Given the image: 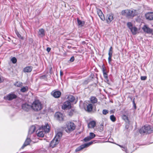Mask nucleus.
I'll list each match as a JSON object with an SVG mask.
<instances>
[{
	"mask_svg": "<svg viewBox=\"0 0 153 153\" xmlns=\"http://www.w3.org/2000/svg\"><path fill=\"white\" fill-rule=\"evenodd\" d=\"M108 110L106 109H104L102 111V114L104 115H106L107 114H108Z\"/></svg>",
	"mask_w": 153,
	"mask_h": 153,
	"instance_id": "obj_38",
	"label": "nucleus"
},
{
	"mask_svg": "<svg viewBox=\"0 0 153 153\" xmlns=\"http://www.w3.org/2000/svg\"><path fill=\"white\" fill-rule=\"evenodd\" d=\"M74 56H72L71 57V58H70V61L71 62H73L74 61Z\"/></svg>",
	"mask_w": 153,
	"mask_h": 153,
	"instance_id": "obj_45",
	"label": "nucleus"
},
{
	"mask_svg": "<svg viewBox=\"0 0 153 153\" xmlns=\"http://www.w3.org/2000/svg\"><path fill=\"white\" fill-rule=\"evenodd\" d=\"M77 22L78 23V25L79 27H82L85 24V22L84 21H82L78 18L77 19Z\"/></svg>",
	"mask_w": 153,
	"mask_h": 153,
	"instance_id": "obj_24",
	"label": "nucleus"
},
{
	"mask_svg": "<svg viewBox=\"0 0 153 153\" xmlns=\"http://www.w3.org/2000/svg\"><path fill=\"white\" fill-rule=\"evenodd\" d=\"M117 145H118V146H119L120 147L122 148H123V147H124V146H123L121 145H118V144H117Z\"/></svg>",
	"mask_w": 153,
	"mask_h": 153,
	"instance_id": "obj_48",
	"label": "nucleus"
},
{
	"mask_svg": "<svg viewBox=\"0 0 153 153\" xmlns=\"http://www.w3.org/2000/svg\"><path fill=\"white\" fill-rule=\"evenodd\" d=\"M114 15L111 13L108 14L106 16V21L107 23H110L114 19Z\"/></svg>",
	"mask_w": 153,
	"mask_h": 153,
	"instance_id": "obj_10",
	"label": "nucleus"
},
{
	"mask_svg": "<svg viewBox=\"0 0 153 153\" xmlns=\"http://www.w3.org/2000/svg\"><path fill=\"white\" fill-rule=\"evenodd\" d=\"M40 130H42L45 133L48 132L50 131V127L48 123H46L45 125H42L40 128Z\"/></svg>",
	"mask_w": 153,
	"mask_h": 153,
	"instance_id": "obj_9",
	"label": "nucleus"
},
{
	"mask_svg": "<svg viewBox=\"0 0 153 153\" xmlns=\"http://www.w3.org/2000/svg\"><path fill=\"white\" fill-rule=\"evenodd\" d=\"M38 35L39 36L41 37L45 36V31L44 29L42 28L39 30L38 32Z\"/></svg>",
	"mask_w": 153,
	"mask_h": 153,
	"instance_id": "obj_20",
	"label": "nucleus"
},
{
	"mask_svg": "<svg viewBox=\"0 0 153 153\" xmlns=\"http://www.w3.org/2000/svg\"><path fill=\"white\" fill-rule=\"evenodd\" d=\"M59 141L57 139L54 138L51 142L50 146L53 148H54L58 144Z\"/></svg>",
	"mask_w": 153,
	"mask_h": 153,
	"instance_id": "obj_12",
	"label": "nucleus"
},
{
	"mask_svg": "<svg viewBox=\"0 0 153 153\" xmlns=\"http://www.w3.org/2000/svg\"><path fill=\"white\" fill-rule=\"evenodd\" d=\"M36 130V127L34 126H31L29 129L28 131L29 135L30 134H31L34 132Z\"/></svg>",
	"mask_w": 153,
	"mask_h": 153,
	"instance_id": "obj_23",
	"label": "nucleus"
},
{
	"mask_svg": "<svg viewBox=\"0 0 153 153\" xmlns=\"http://www.w3.org/2000/svg\"><path fill=\"white\" fill-rule=\"evenodd\" d=\"M76 125L74 123L72 122H68L65 127V131L68 133H70L74 130L76 128Z\"/></svg>",
	"mask_w": 153,
	"mask_h": 153,
	"instance_id": "obj_3",
	"label": "nucleus"
},
{
	"mask_svg": "<svg viewBox=\"0 0 153 153\" xmlns=\"http://www.w3.org/2000/svg\"><path fill=\"white\" fill-rule=\"evenodd\" d=\"M85 148V146H84V144L81 145L78 147H77L75 150V151L76 152H78L79 151L83 149H84Z\"/></svg>",
	"mask_w": 153,
	"mask_h": 153,
	"instance_id": "obj_29",
	"label": "nucleus"
},
{
	"mask_svg": "<svg viewBox=\"0 0 153 153\" xmlns=\"http://www.w3.org/2000/svg\"><path fill=\"white\" fill-rule=\"evenodd\" d=\"M62 133L61 132H59L57 133L56 135L54 138L57 139V140H59H59L60 139V138L62 137Z\"/></svg>",
	"mask_w": 153,
	"mask_h": 153,
	"instance_id": "obj_26",
	"label": "nucleus"
},
{
	"mask_svg": "<svg viewBox=\"0 0 153 153\" xmlns=\"http://www.w3.org/2000/svg\"><path fill=\"white\" fill-rule=\"evenodd\" d=\"M22 108L25 111H28L31 108V105L27 103L23 104L22 105Z\"/></svg>",
	"mask_w": 153,
	"mask_h": 153,
	"instance_id": "obj_15",
	"label": "nucleus"
},
{
	"mask_svg": "<svg viewBox=\"0 0 153 153\" xmlns=\"http://www.w3.org/2000/svg\"><path fill=\"white\" fill-rule=\"evenodd\" d=\"M97 13L100 18L102 20H104L105 19L104 15L101 10L99 9H97Z\"/></svg>",
	"mask_w": 153,
	"mask_h": 153,
	"instance_id": "obj_17",
	"label": "nucleus"
},
{
	"mask_svg": "<svg viewBox=\"0 0 153 153\" xmlns=\"http://www.w3.org/2000/svg\"><path fill=\"white\" fill-rule=\"evenodd\" d=\"M17 96L13 93L9 94L7 96L4 97V99L5 100H11L17 97Z\"/></svg>",
	"mask_w": 153,
	"mask_h": 153,
	"instance_id": "obj_7",
	"label": "nucleus"
},
{
	"mask_svg": "<svg viewBox=\"0 0 153 153\" xmlns=\"http://www.w3.org/2000/svg\"><path fill=\"white\" fill-rule=\"evenodd\" d=\"M143 31L147 34H153V30L152 28H149L147 25H145L142 27Z\"/></svg>",
	"mask_w": 153,
	"mask_h": 153,
	"instance_id": "obj_5",
	"label": "nucleus"
},
{
	"mask_svg": "<svg viewBox=\"0 0 153 153\" xmlns=\"http://www.w3.org/2000/svg\"><path fill=\"white\" fill-rule=\"evenodd\" d=\"M71 47V46H68V48H69V49Z\"/></svg>",
	"mask_w": 153,
	"mask_h": 153,
	"instance_id": "obj_51",
	"label": "nucleus"
},
{
	"mask_svg": "<svg viewBox=\"0 0 153 153\" xmlns=\"http://www.w3.org/2000/svg\"><path fill=\"white\" fill-rule=\"evenodd\" d=\"M23 84L22 82H17L14 84V85L18 87H21L22 86Z\"/></svg>",
	"mask_w": 153,
	"mask_h": 153,
	"instance_id": "obj_32",
	"label": "nucleus"
},
{
	"mask_svg": "<svg viewBox=\"0 0 153 153\" xmlns=\"http://www.w3.org/2000/svg\"><path fill=\"white\" fill-rule=\"evenodd\" d=\"M110 119L113 122H114L116 120V118L113 115H111L110 116Z\"/></svg>",
	"mask_w": 153,
	"mask_h": 153,
	"instance_id": "obj_33",
	"label": "nucleus"
},
{
	"mask_svg": "<svg viewBox=\"0 0 153 153\" xmlns=\"http://www.w3.org/2000/svg\"><path fill=\"white\" fill-rule=\"evenodd\" d=\"M122 15H126L127 17H133L137 15L138 13L135 10H123L121 12Z\"/></svg>",
	"mask_w": 153,
	"mask_h": 153,
	"instance_id": "obj_2",
	"label": "nucleus"
},
{
	"mask_svg": "<svg viewBox=\"0 0 153 153\" xmlns=\"http://www.w3.org/2000/svg\"><path fill=\"white\" fill-rule=\"evenodd\" d=\"M11 61L13 63L15 64L16 62L17 59L15 57H13L12 58Z\"/></svg>",
	"mask_w": 153,
	"mask_h": 153,
	"instance_id": "obj_37",
	"label": "nucleus"
},
{
	"mask_svg": "<svg viewBox=\"0 0 153 153\" xmlns=\"http://www.w3.org/2000/svg\"><path fill=\"white\" fill-rule=\"evenodd\" d=\"M71 107V102L69 101H67L64 102L62 106L63 109H69Z\"/></svg>",
	"mask_w": 153,
	"mask_h": 153,
	"instance_id": "obj_6",
	"label": "nucleus"
},
{
	"mask_svg": "<svg viewBox=\"0 0 153 153\" xmlns=\"http://www.w3.org/2000/svg\"><path fill=\"white\" fill-rule=\"evenodd\" d=\"M51 94L55 98H59L61 96V93L59 91H53L52 92Z\"/></svg>",
	"mask_w": 153,
	"mask_h": 153,
	"instance_id": "obj_13",
	"label": "nucleus"
},
{
	"mask_svg": "<svg viewBox=\"0 0 153 153\" xmlns=\"http://www.w3.org/2000/svg\"><path fill=\"white\" fill-rule=\"evenodd\" d=\"M146 19L151 20H153V12H148L145 15Z\"/></svg>",
	"mask_w": 153,
	"mask_h": 153,
	"instance_id": "obj_14",
	"label": "nucleus"
},
{
	"mask_svg": "<svg viewBox=\"0 0 153 153\" xmlns=\"http://www.w3.org/2000/svg\"><path fill=\"white\" fill-rule=\"evenodd\" d=\"M103 76L105 79H107L108 77V75L106 73H103Z\"/></svg>",
	"mask_w": 153,
	"mask_h": 153,
	"instance_id": "obj_43",
	"label": "nucleus"
},
{
	"mask_svg": "<svg viewBox=\"0 0 153 153\" xmlns=\"http://www.w3.org/2000/svg\"><path fill=\"white\" fill-rule=\"evenodd\" d=\"M146 79V76H141V79L142 80H145Z\"/></svg>",
	"mask_w": 153,
	"mask_h": 153,
	"instance_id": "obj_44",
	"label": "nucleus"
},
{
	"mask_svg": "<svg viewBox=\"0 0 153 153\" xmlns=\"http://www.w3.org/2000/svg\"><path fill=\"white\" fill-rule=\"evenodd\" d=\"M122 150L125 151L126 153H128L127 148L126 147L124 146Z\"/></svg>",
	"mask_w": 153,
	"mask_h": 153,
	"instance_id": "obj_42",
	"label": "nucleus"
},
{
	"mask_svg": "<svg viewBox=\"0 0 153 153\" xmlns=\"http://www.w3.org/2000/svg\"><path fill=\"white\" fill-rule=\"evenodd\" d=\"M102 71L103 73H106L105 67L104 64H103V65H102Z\"/></svg>",
	"mask_w": 153,
	"mask_h": 153,
	"instance_id": "obj_41",
	"label": "nucleus"
},
{
	"mask_svg": "<svg viewBox=\"0 0 153 153\" xmlns=\"http://www.w3.org/2000/svg\"><path fill=\"white\" fill-rule=\"evenodd\" d=\"M123 119L125 121L127 122L128 121V119L127 115L125 114H123L122 116Z\"/></svg>",
	"mask_w": 153,
	"mask_h": 153,
	"instance_id": "obj_31",
	"label": "nucleus"
},
{
	"mask_svg": "<svg viewBox=\"0 0 153 153\" xmlns=\"http://www.w3.org/2000/svg\"><path fill=\"white\" fill-rule=\"evenodd\" d=\"M28 87L27 86L23 87L20 89L21 92H25L28 91Z\"/></svg>",
	"mask_w": 153,
	"mask_h": 153,
	"instance_id": "obj_30",
	"label": "nucleus"
},
{
	"mask_svg": "<svg viewBox=\"0 0 153 153\" xmlns=\"http://www.w3.org/2000/svg\"><path fill=\"white\" fill-rule=\"evenodd\" d=\"M51 50V48L49 47H48L47 48V51L48 52H49Z\"/></svg>",
	"mask_w": 153,
	"mask_h": 153,
	"instance_id": "obj_46",
	"label": "nucleus"
},
{
	"mask_svg": "<svg viewBox=\"0 0 153 153\" xmlns=\"http://www.w3.org/2000/svg\"><path fill=\"white\" fill-rule=\"evenodd\" d=\"M36 133L37 136L39 137H43L45 133L42 130H40V128L39 129V130H37L36 131Z\"/></svg>",
	"mask_w": 153,
	"mask_h": 153,
	"instance_id": "obj_18",
	"label": "nucleus"
},
{
	"mask_svg": "<svg viewBox=\"0 0 153 153\" xmlns=\"http://www.w3.org/2000/svg\"><path fill=\"white\" fill-rule=\"evenodd\" d=\"M130 30L133 35H135L138 30L137 28L135 27H133Z\"/></svg>",
	"mask_w": 153,
	"mask_h": 153,
	"instance_id": "obj_25",
	"label": "nucleus"
},
{
	"mask_svg": "<svg viewBox=\"0 0 153 153\" xmlns=\"http://www.w3.org/2000/svg\"><path fill=\"white\" fill-rule=\"evenodd\" d=\"M133 104L134 105H135V102H134V100H133Z\"/></svg>",
	"mask_w": 153,
	"mask_h": 153,
	"instance_id": "obj_50",
	"label": "nucleus"
},
{
	"mask_svg": "<svg viewBox=\"0 0 153 153\" xmlns=\"http://www.w3.org/2000/svg\"><path fill=\"white\" fill-rule=\"evenodd\" d=\"M105 79L107 82H108L109 81V80L108 79V78H107V79Z\"/></svg>",
	"mask_w": 153,
	"mask_h": 153,
	"instance_id": "obj_49",
	"label": "nucleus"
},
{
	"mask_svg": "<svg viewBox=\"0 0 153 153\" xmlns=\"http://www.w3.org/2000/svg\"><path fill=\"white\" fill-rule=\"evenodd\" d=\"M63 72L62 71H60V75L61 76H62L63 75Z\"/></svg>",
	"mask_w": 153,
	"mask_h": 153,
	"instance_id": "obj_47",
	"label": "nucleus"
},
{
	"mask_svg": "<svg viewBox=\"0 0 153 153\" xmlns=\"http://www.w3.org/2000/svg\"><path fill=\"white\" fill-rule=\"evenodd\" d=\"M127 25L130 29H131V28L133 27L131 23L130 22H128L127 24Z\"/></svg>",
	"mask_w": 153,
	"mask_h": 153,
	"instance_id": "obj_39",
	"label": "nucleus"
},
{
	"mask_svg": "<svg viewBox=\"0 0 153 153\" xmlns=\"http://www.w3.org/2000/svg\"><path fill=\"white\" fill-rule=\"evenodd\" d=\"M29 135L27 136V137L26 140L23 146L21 147V149H23L25 146L29 144L30 142H31V140L30 138H29Z\"/></svg>",
	"mask_w": 153,
	"mask_h": 153,
	"instance_id": "obj_16",
	"label": "nucleus"
},
{
	"mask_svg": "<svg viewBox=\"0 0 153 153\" xmlns=\"http://www.w3.org/2000/svg\"><path fill=\"white\" fill-rule=\"evenodd\" d=\"M91 139L90 138V137L89 136L87 137H85L84 140L85 142H86L90 140Z\"/></svg>",
	"mask_w": 153,
	"mask_h": 153,
	"instance_id": "obj_40",
	"label": "nucleus"
},
{
	"mask_svg": "<svg viewBox=\"0 0 153 153\" xmlns=\"http://www.w3.org/2000/svg\"><path fill=\"white\" fill-rule=\"evenodd\" d=\"M153 132V127L149 125H146L142 127L140 130L141 134H150Z\"/></svg>",
	"mask_w": 153,
	"mask_h": 153,
	"instance_id": "obj_1",
	"label": "nucleus"
},
{
	"mask_svg": "<svg viewBox=\"0 0 153 153\" xmlns=\"http://www.w3.org/2000/svg\"><path fill=\"white\" fill-rule=\"evenodd\" d=\"M33 67L32 66H27L23 69L24 72H30L31 71Z\"/></svg>",
	"mask_w": 153,
	"mask_h": 153,
	"instance_id": "obj_19",
	"label": "nucleus"
},
{
	"mask_svg": "<svg viewBox=\"0 0 153 153\" xmlns=\"http://www.w3.org/2000/svg\"><path fill=\"white\" fill-rule=\"evenodd\" d=\"M91 102L92 103H96L97 101V99L94 97H91L90 99Z\"/></svg>",
	"mask_w": 153,
	"mask_h": 153,
	"instance_id": "obj_27",
	"label": "nucleus"
},
{
	"mask_svg": "<svg viewBox=\"0 0 153 153\" xmlns=\"http://www.w3.org/2000/svg\"><path fill=\"white\" fill-rule=\"evenodd\" d=\"M68 99L70 102H74L75 100V97L72 95H69L68 97Z\"/></svg>",
	"mask_w": 153,
	"mask_h": 153,
	"instance_id": "obj_28",
	"label": "nucleus"
},
{
	"mask_svg": "<svg viewBox=\"0 0 153 153\" xmlns=\"http://www.w3.org/2000/svg\"><path fill=\"white\" fill-rule=\"evenodd\" d=\"M96 123L94 121H91L88 124V128H94L96 125Z\"/></svg>",
	"mask_w": 153,
	"mask_h": 153,
	"instance_id": "obj_22",
	"label": "nucleus"
},
{
	"mask_svg": "<svg viewBox=\"0 0 153 153\" xmlns=\"http://www.w3.org/2000/svg\"><path fill=\"white\" fill-rule=\"evenodd\" d=\"M31 108L34 111H38L42 108V105L39 100H36L34 101L31 105Z\"/></svg>",
	"mask_w": 153,
	"mask_h": 153,
	"instance_id": "obj_4",
	"label": "nucleus"
},
{
	"mask_svg": "<svg viewBox=\"0 0 153 153\" xmlns=\"http://www.w3.org/2000/svg\"><path fill=\"white\" fill-rule=\"evenodd\" d=\"M93 143V141L90 142L88 143H85L84 144V146H85V148L87 147L90 146V145L92 144Z\"/></svg>",
	"mask_w": 153,
	"mask_h": 153,
	"instance_id": "obj_36",
	"label": "nucleus"
},
{
	"mask_svg": "<svg viewBox=\"0 0 153 153\" xmlns=\"http://www.w3.org/2000/svg\"><path fill=\"white\" fill-rule=\"evenodd\" d=\"M95 136V134L92 132H90L89 134V136L91 139L94 138Z\"/></svg>",
	"mask_w": 153,
	"mask_h": 153,
	"instance_id": "obj_35",
	"label": "nucleus"
},
{
	"mask_svg": "<svg viewBox=\"0 0 153 153\" xmlns=\"http://www.w3.org/2000/svg\"><path fill=\"white\" fill-rule=\"evenodd\" d=\"M55 117L56 119L59 121H62L64 120V116L63 114L59 112L56 113Z\"/></svg>",
	"mask_w": 153,
	"mask_h": 153,
	"instance_id": "obj_8",
	"label": "nucleus"
},
{
	"mask_svg": "<svg viewBox=\"0 0 153 153\" xmlns=\"http://www.w3.org/2000/svg\"><path fill=\"white\" fill-rule=\"evenodd\" d=\"M113 53V48L111 46L109 49L108 53V63L109 64H111V58L112 56V54Z\"/></svg>",
	"mask_w": 153,
	"mask_h": 153,
	"instance_id": "obj_11",
	"label": "nucleus"
},
{
	"mask_svg": "<svg viewBox=\"0 0 153 153\" xmlns=\"http://www.w3.org/2000/svg\"><path fill=\"white\" fill-rule=\"evenodd\" d=\"M93 105L91 103L87 105V109L85 110L86 111L88 112H91L93 109Z\"/></svg>",
	"mask_w": 153,
	"mask_h": 153,
	"instance_id": "obj_21",
	"label": "nucleus"
},
{
	"mask_svg": "<svg viewBox=\"0 0 153 153\" xmlns=\"http://www.w3.org/2000/svg\"><path fill=\"white\" fill-rule=\"evenodd\" d=\"M16 33L18 37L20 39L22 40H23L24 39V37L22 36L18 32H16Z\"/></svg>",
	"mask_w": 153,
	"mask_h": 153,
	"instance_id": "obj_34",
	"label": "nucleus"
}]
</instances>
